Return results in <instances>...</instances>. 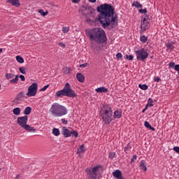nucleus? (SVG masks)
I'll return each instance as SVG.
<instances>
[{"instance_id": "a878e982", "label": "nucleus", "mask_w": 179, "mask_h": 179, "mask_svg": "<svg viewBox=\"0 0 179 179\" xmlns=\"http://www.w3.org/2000/svg\"><path fill=\"white\" fill-rule=\"evenodd\" d=\"M16 59L19 64H23L24 62V59H23V57L22 56H17Z\"/></svg>"}, {"instance_id": "0eeeda50", "label": "nucleus", "mask_w": 179, "mask_h": 179, "mask_svg": "<svg viewBox=\"0 0 179 179\" xmlns=\"http://www.w3.org/2000/svg\"><path fill=\"white\" fill-rule=\"evenodd\" d=\"M78 12L80 13L81 16H85V17H94V12H96V10H94L92 6L85 4L80 8Z\"/></svg>"}, {"instance_id": "6e6d98bb", "label": "nucleus", "mask_w": 179, "mask_h": 179, "mask_svg": "<svg viewBox=\"0 0 179 179\" xmlns=\"http://www.w3.org/2000/svg\"><path fill=\"white\" fill-rule=\"evenodd\" d=\"M128 150H129L128 147L124 148V152H128Z\"/></svg>"}, {"instance_id": "f704fd0d", "label": "nucleus", "mask_w": 179, "mask_h": 179, "mask_svg": "<svg viewBox=\"0 0 179 179\" xmlns=\"http://www.w3.org/2000/svg\"><path fill=\"white\" fill-rule=\"evenodd\" d=\"M62 31H63V33H68V31H69V27H64L62 28Z\"/></svg>"}, {"instance_id": "1a4fd4ad", "label": "nucleus", "mask_w": 179, "mask_h": 179, "mask_svg": "<svg viewBox=\"0 0 179 179\" xmlns=\"http://www.w3.org/2000/svg\"><path fill=\"white\" fill-rule=\"evenodd\" d=\"M138 61H145L149 57V53L145 50V48H141L140 50L135 51Z\"/></svg>"}, {"instance_id": "473e14b6", "label": "nucleus", "mask_w": 179, "mask_h": 179, "mask_svg": "<svg viewBox=\"0 0 179 179\" xmlns=\"http://www.w3.org/2000/svg\"><path fill=\"white\" fill-rule=\"evenodd\" d=\"M6 79L9 80V79H12L13 78H15V75L12 74V73H6Z\"/></svg>"}, {"instance_id": "ea45409f", "label": "nucleus", "mask_w": 179, "mask_h": 179, "mask_svg": "<svg viewBox=\"0 0 179 179\" xmlns=\"http://www.w3.org/2000/svg\"><path fill=\"white\" fill-rule=\"evenodd\" d=\"M136 159H137L136 155H134L133 157L131 159V164L135 163V162H136Z\"/></svg>"}, {"instance_id": "a211bd4d", "label": "nucleus", "mask_w": 179, "mask_h": 179, "mask_svg": "<svg viewBox=\"0 0 179 179\" xmlns=\"http://www.w3.org/2000/svg\"><path fill=\"white\" fill-rule=\"evenodd\" d=\"M140 168L141 169V170H143V171H146L148 170L145 160L141 161L140 164Z\"/></svg>"}, {"instance_id": "603ef678", "label": "nucleus", "mask_w": 179, "mask_h": 179, "mask_svg": "<svg viewBox=\"0 0 179 179\" xmlns=\"http://www.w3.org/2000/svg\"><path fill=\"white\" fill-rule=\"evenodd\" d=\"M155 82H160L161 79H160V78L157 77L156 78H155Z\"/></svg>"}, {"instance_id": "2f4dec72", "label": "nucleus", "mask_w": 179, "mask_h": 179, "mask_svg": "<svg viewBox=\"0 0 179 179\" xmlns=\"http://www.w3.org/2000/svg\"><path fill=\"white\" fill-rule=\"evenodd\" d=\"M38 12H39V13H41L42 15V16H47V15L48 14V10L44 12V10L43 9L38 10Z\"/></svg>"}, {"instance_id": "4c0bfd02", "label": "nucleus", "mask_w": 179, "mask_h": 179, "mask_svg": "<svg viewBox=\"0 0 179 179\" xmlns=\"http://www.w3.org/2000/svg\"><path fill=\"white\" fill-rule=\"evenodd\" d=\"M48 87H50V85H45L43 87H42L40 90V92H45V90H47V89H48Z\"/></svg>"}, {"instance_id": "a19ab883", "label": "nucleus", "mask_w": 179, "mask_h": 179, "mask_svg": "<svg viewBox=\"0 0 179 179\" xmlns=\"http://www.w3.org/2000/svg\"><path fill=\"white\" fill-rule=\"evenodd\" d=\"M115 156V152H110L109 153V158L110 159H114Z\"/></svg>"}, {"instance_id": "5fc2aeb1", "label": "nucleus", "mask_w": 179, "mask_h": 179, "mask_svg": "<svg viewBox=\"0 0 179 179\" xmlns=\"http://www.w3.org/2000/svg\"><path fill=\"white\" fill-rule=\"evenodd\" d=\"M148 110V106H145V108L142 110V113H145Z\"/></svg>"}, {"instance_id": "37998d69", "label": "nucleus", "mask_w": 179, "mask_h": 179, "mask_svg": "<svg viewBox=\"0 0 179 179\" xmlns=\"http://www.w3.org/2000/svg\"><path fill=\"white\" fill-rule=\"evenodd\" d=\"M19 78H20V79H21V80H22V82H24V81L26 80V78H24V76H23V75H20V76H19Z\"/></svg>"}, {"instance_id": "f8f14e48", "label": "nucleus", "mask_w": 179, "mask_h": 179, "mask_svg": "<svg viewBox=\"0 0 179 179\" xmlns=\"http://www.w3.org/2000/svg\"><path fill=\"white\" fill-rule=\"evenodd\" d=\"M62 129V134L64 135V138H69V136H71V131L66 127H63Z\"/></svg>"}, {"instance_id": "de8ad7c7", "label": "nucleus", "mask_w": 179, "mask_h": 179, "mask_svg": "<svg viewBox=\"0 0 179 179\" xmlns=\"http://www.w3.org/2000/svg\"><path fill=\"white\" fill-rule=\"evenodd\" d=\"M173 150L179 154V147H174Z\"/></svg>"}, {"instance_id": "393cba45", "label": "nucleus", "mask_w": 179, "mask_h": 179, "mask_svg": "<svg viewBox=\"0 0 179 179\" xmlns=\"http://www.w3.org/2000/svg\"><path fill=\"white\" fill-rule=\"evenodd\" d=\"M71 71H72V70L69 67H64L63 69V72L65 75H68V73H69V72H71Z\"/></svg>"}, {"instance_id": "e433bc0d", "label": "nucleus", "mask_w": 179, "mask_h": 179, "mask_svg": "<svg viewBox=\"0 0 179 179\" xmlns=\"http://www.w3.org/2000/svg\"><path fill=\"white\" fill-rule=\"evenodd\" d=\"M126 59H128L129 61H132L134 59V55H126Z\"/></svg>"}, {"instance_id": "5701e85b", "label": "nucleus", "mask_w": 179, "mask_h": 179, "mask_svg": "<svg viewBox=\"0 0 179 179\" xmlns=\"http://www.w3.org/2000/svg\"><path fill=\"white\" fill-rule=\"evenodd\" d=\"M122 114L120 110H115L114 113V117L115 118H121Z\"/></svg>"}, {"instance_id": "4d7b16f0", "label": "nucleus", "mask_w": 179, "mask_h": 179, "mask_svg": "<svg viewBox=\"0 0 179 179\" xmlns=\"http://www.w3.org/2000/svg\"><path fill=\"white\" fill-rule=\"evenodd\" d=\"M13 103H14L15 104H19L18 101H15V100L13 101Z\"/></svg>"}, {"instance_id": "79ce46f5", "label": "nucleus", "mask_w": 179, "mask_h": 179, "mask_svg": "<svg viewBox=\"0 0 179 179\" xmlns=\"http://www.w3.org/2000/svg\"><path fill=\"white\" fill-rule=\"evenodd\" d=\"M116 58H117V59H122V54L121 53H117L116 55Z\"/></svg>"}, {"instance_id": "bb28decb", "label": "nucleus", "mask_w": 179, "mask_h": 179, "mask_svg": "<svg viewBox=\"0 0 179 179\" xmlns=\"http://www.w3.org/2000/svg\"><path fill=\"white\" fill-rule=\"evenodd\" d=\"M147 107H153V100L151 98L148 99Z\"/></svg>"}, {"instance_id": "4be33fe9", "label": "nucleus", "mask_w": 179, "mask_h": 179, "mask_svg": "<svg viewBox=\"0 0 179 179\" xmlns=\"http://www.w3.org/2000/svg\"><path fill=\"white\" fill-rule=\"evenodd\" d=\"M20 108H15L13 110V113L14 115H20Z\"/></svg>"}, {"instance_id": "052dcab7", "label": "nucleus", "mask_w": 179, "mask_h": 179, "mask_svg": "<svg viewBox=\"0 0 179 179\" xmlns=\"http://www.w3.org/2000/svg\"><path fill=\"white\" fill-rule=\"evenodd\" d=\"M145 17H149V16H148V15H145Z\"/></svg>"}, {"instance_id": "20e7f679", "label": "nucleus", "mask_w": 179, "mask_h": 179, "mask_svg": "<svg viewBox=\"0 0 179 179\" xmlns=\"http://www.w3.org/2000/svg\"><path fill=\"white\" fill-rule=\"evenodd\" d=\"M57 97H64V96H66V97H71L73 99L74 97H78V94L72 90L71 87V84L69 83L65 84L63 90H61L59 91H57L56 92Z\"/></svg>"}, {"instance_id": "c03bdc74", "label": "nucleus", "mask_w": 179, "mask_h": 179, "mask_svg": "<svg viewBox=\"0 0 179 179\" xmlns=\"http://www.w3.org/2000/svg\"><path fill=\"white\" fill-rule=\"evenodd\" d=\"M176 64L174 63V62H170L169 63V68H173V69H174V65H175Z\"/></svg>"}, {"instance_id": "39448f33", "label": "nucleus", "mask_w": 179, "mask_h": 179, "mask_svg": "<svg viewBox=\"0 0 179 179\" xmlns=\"http://www.w3.org/2000/svg\"><path fill=\"white\" fill-rule=\"evenodd\" d=\"M101 117H102L103 122L107 125H108V124L113 121V110H111L110 106H103Z\"/></svg>"}, {"instance_id": "f03ea898", "label": "nucleus", "mask_w": 179, "mask_h": 179, "mask_svg": "<svg viewBox=\"0 0 179 179\" xmlns=\"http://www.w3.org/2000/svg\"><path fill=\"white\" fill-rule=\"evenodd\" d=\"M86 35L90 41H94L96 44H104L107 43V35L101 28H93L85 30Z\"/></svg>"}, {"instance_id": "7c9ffc66", "label": "nucleus", "mask_w": 179, "mask_h": 179, "mask_svg": "<svg viewBox=\"0 0 179 179\" xmlns=\"http://www.w3.org/2000/svg\"><path fill=\"white\" fill-rule=\"evenodd\" d=\"M166 47H167L168 50H173L174 49V45H173V43L171 42H169L166 44Z\"/></svg>"}, {"instance_id": "72a5a7b5", "label": "nucleus", "mask_w": 179, "mask_h": 179, "mask_svg": "<svg viewBox=\"0 0 179 179\" xmlns=\"http://www.w3.org/2000/svg\"><path fill=\"white\" fill-rule=\"evenodd\" d=\"M19 71L23 75H26V68H24V67H20L19 68Z\"/></svg>"}, {"instance_id": "aec40b11", "label": "nucleus", "mask_w": 179, "mask_h": 179, "mask_svg": "<svg viewBox=\"0 0 179 179\" xmlns=\"http://www.w3.org/2000/svg\"><path fill=\"white\" fill-rule=\"evenodd\" d=\"M144 125L145 128H148V129H150L151 131H155V127H152V125H150L148 121L144 122Z\"/></svg>"}, {"instance_id": "c756f323", "label": "nucleus", "mask_w": 179, "mask_h": 179, "mask_svg": "<svg viewBox=\"0 0 179 179\" xmlns=\"http://www.w3.org/2000/svg\"><path fill=\"white\" fill-rule=\"evenodd\" d=\"M73 136L75 138H78L79 136V133H78V131L73 130L71 131V136Z\"/></svg>"}, {"instance_id": "680f3d73", "label": "nucleus", "mask_w": 179, "mask_h": 179, "mask_svg": "<svg viewBox=\"0 0 179 179\" xmlns=\"http://www.w3.org/2000/svg\"><path fill=\"white\" fill-rule=\"evenodd\" d=\"M0 90H1V84H0Z\"/></svg>"}, {"instance_id": "b1692460", "label": "nucleus", "mask_w": 179, "mask_h": 179, "mask_svg": "<svg viewBox=\"0 0 179 179\" xmlns=\"http://www.w3.org/2000/svg\"><path fill=\"white\" fill-rule=\"evenodd\" d=\"M132 6H135V8H143V6L142 4H141V3H139V1H134L133 3H132Z\"/></svg>"}, {"instance_id": "49530a36", "label": "nucleus", "mask_w": 179, "mask_h": 179, "mask_svg": "<svg viewBox=\"0 0 179 179\" xmlns=\"http://www.w3.org/2000/svg\"><path fill=\"white\" fill-rule=\"evenodd\" d=\"M62 122L64 125H66L68 124V120H66L65 119H62Z\"/></svg>"}, {"instance_id": "7ed1b4c3", "label": "nucleus", "mask_w": 179, "mask_h": 179, "mask_svg": "<svg viewBox=\"0 0 179 179\" xmlns=\"http://www.w3.org/2000/svg\"><path fill=\"white\" fill-rule=\"evenodd\" d=\"M49 111L52 115H55L56 117H62L68 114L66 108L58 103H54L51 106Z\"/></svg>"}, {"instance_id": "8fccbe9b", "label": "nucleus", "mask_w": 179, "mask_h": 179, "mask_svg": "<svg viewBox=\"0 0 179 179\" xmlns=\"http://www.w3.org/2000/svg\"><path fill=\"white\" fill-rule=\"evenodd\" d=\"M175 71H177L178 72H179V64H177L174 67Z\"/></svg>"}, {"instance_id": "412c9836", "label": "nucleus", "mask_w": 179, "mask_h": 179, "mask_svg": "<svg viewBox=\"0 0 179 179\" xmlns=\"http://www.w3.org/2000/svg\"><path fill=\"white\" fill-rule=\"evenodd\" d=\"M31 113V107L28 106L24 110V114L25 115H29V114Z\"/></svg>"}, {"instance_id": "f257e3e1", "label": "nucleus", "mask_w": 179, "mask_h": 179, "mask_svg": "<svg viewBox=\"0 0 179 179\" xmlns=\"http://www.w3.org/2000/svg\"><path fill=\"white\" fill-rule=\"evenodd\" d=\"M97 12L99 13L94 20L87 18V23L91 24H101L103 29L113 30L118 26V15L115 14V9L111 4L103 3L96 8Z\"/></svg>"}, {"instance_id": "9b49d317", "label": "nucleus", "mask_w": 179, "mask_h": 179, "mask_svg": "<svg viewBox=\"0 0 179 179\" xmlns=\"http://www.w3.org/2000/svg\"><path fill=\"white\" fill-rule=\"evenodd\" d=\"M149 27H150V23L148 21L146 17H144L141 21V30H148Z\"/></svg>"}, {"instance_id": "a18cd8bd", "label": "nucleus", "mask_w": 179, "mask_h": 179, "mask_svg": "<svg viewBox=\"0 0 179 179\" xmlns=\"http://www.w3.org/2000/svg\"><path fill=\"white\" fill-rule=\"evenodd\" d=\"M86 66H87V63L80 64V68H86Z\"/></svg>"}, {"instance_id": "c85d7f7f", "label": "nucleus", "mask_w": 179, "mask_h": 179, "mask_svg": "<svg viewBox=\"0 0 179 179\" xmlns=\"http://www.w3.org/2000/svg\"><path fill=\"white\" fill-rule=\"evenodd\" d=\"M138 87L141 89V90H148V85L146 84H140L138 85Z\"/></svg>"}, {"instance_id": "09e8293b", "label": "nucleus", "mask_w": 179, "mask_h": 179, "mask_svg": "<svg viewBox=\"0 0 179 179\" xmlns=\"http://www.w3.org/2000/svg\"><path fill=\"white\" fill-rule=\"evenodd\" d=\"M59 45L60 47H63V48H65L66 46V45H65V43H64L62 42L59 43Z\"/></svg>"}, {"instance_id": "2eb2a0df", "label": "nucleus", "mask_w": 179, "mask_h": 179, "mask_svg": "<svg viewBox=\"0 0 179 179\" xmlns=\"http://www.w3.org/2000/svg\"><path fill=\"white\" fill-rule=\"evenodd\" d=\"M96 93H107L108 92V89L104 87H100L95 90Z\"/></svg>"}, {"instance_id": "dca6fc26", "label": "nucleus", "mask_w": 179, "mask_h": 179, "mask_svg": "<svg viewBox=\"0 0 179 179\" xmlns=\"http://www.w3.org/2000/svg\"><path fill=\"white\" fill-rule=\"evenodd\" d=\"M25 95H26V93L24 92V91L20 92L16 96V98L14 99V101H19V100H20V99H22V97H24Z\"/></svg>"}, {"instance_id": "3c124183", "label": "nucleus", "mask_w": 179, "mask_h": 179, "mask_svg": "<svg viewBox=\"0 0 179 179\" xmlns=\"http://www.w3.org/2000/svg\"><path fill=\"white\" fill-rule=\"evenodd\" d=\"M80 2V0H72L73 3H79Z\"/></svg>"}, {"instance_id": "9d476101", "label": "nucleus", "mask_w": 179, "mask_h": 179, "mask_svg": "<svg viewBox=\"0 0 179 179\" xmlns=\"http://www.w3.org/2000/svg\"><path fill=\"white\" fill-rule=\"evenodd\" d=\"M37 90H38V84H37V83H32L28 88L27 96H28V97L36 96V94H37Z\"/></svg>"}, {"instance_id": "bf43d9fd", "label": "nucleus", "mask_w": 179, "mask_h": 179, "mask_svg": "<svg viewBox=\"0 0 179 179\" xmlns=\"http://www.w3.org/2000/svg\"><path fill=\"white\" fill-rule=\"evenodd\" d=\"M2 51H3L2 48H0V54L1 52H2Z\"/></svg>"}, {"instance_id": "ddd939ff", "label": "nucleus", "mask_w": 179, "mask_h": 179, "mask_svg": "<svg viewBox=\"0 0 179 179\" xmlns=\"http://www.w3.org/2000/svg\"><path fill=\"white\" fill-rule=\"evenodd\" d=\"M7 2L11 3L13 6H16V8L20 6V1L19 0H7Z\"/></svg>"}, {"instance_id": "e2e57ef3", "label": "nucleus", "mask_w": 179, "mask_h": 179, "mask_svg": "<svg viewBox=\"0 0 179 179\" xmlns=\"http://www.w3.org/2000/svg\"><path fill=\"white\" fill-rule=\"evenodd\" d=\"M1 169L0 168V171H1Z\"/></svg>"}, {"instance_id": "423d86ee", "label": "nucleus", "mask_w": 179, "mask_h": 179, "mask_svg": "<svg viewBox=\"0 0 179 179\" xmlns=\"http://www.w3.org/2000/svg\"><path fill=\"white\" fill-rule=\"evenodd\" d=\"M27 121H29V116L27 115L18 117L17 124H18L21 128H23L24 131H27V132H36V129L27 124Z\"/></svg>"}, {"instance_id": "58836bf2", "label": "nucleus", "mask_w": 179, "mask_h": 179, "mask_svg": "<svg viewBox=\"0 0 179 179\" xmlns=\"http://www.w3.org/2000/svg\"><path fill=\"white\" fill-rule=\"evenodd\" d=\"M138 12H139L140 13H145V14H146V13H148V10H147L146 8H144V9H139V10H138Z\"/></svg>"}, {"instance_id": "864d4df0", "label": "nucleus", "mask_w": 179, "mask_h": 179, "mask_svg": "<svg viewBox=\"0 0 179 179\" xmlns=\"http://www.w3.org/2000/svg\"><path fill=\"white\" fill-rule=\"evenodd\" d=\"M91 3H94L97 0H89Z\"/></svg>"}, {"instance_id": "c9c22d12", "label": "nucleus", "mask_w": 179, "mask_h": 179, "mask_svg": "<svg viewBox=\"0 0 179 179\" xmlns=\"http://www.w3.org/2000/svg\"><path fill=\"white\" fill-rule=\"evenodd\" d=\"M141 41L142 43H146V41H148V37L145 36H142L141 37Z\"/></svg>"}, {"instance_id": "6e6552de", "label": "nucleus", "mask_w": 179, "mask_h": 179, "mask_svg": "<svg viewBox=\"0 0 179 179\" xmlns=\"http://www.w3.org/2000/svg\"><path fill=\"white\" fill-rule=\"evenodd\" d=\"M100 169H101V166L96 165L92 169H87V176L88 179H97L99 177V174H100Z\"/></svg>"}, {"instance_id": "f3484780", "label": "nucleus", "mask_w": 179, "mask_h": 179, "mask_svg": "<svg viewBox=\"0 0 179 179\" xmlns=\"http://www.w3.org/2000/svg\"><path fill=\"white\" fill-rule=\"evenodd\" d=\"M86 149L85 148V145H81L78 148L77 151V155H79L80 156V153H85Z\"/></svg>"}, {"instance_id": "6ab92c4d", "label": "nucleus", "mask_w": 179, "mask_h": 179, "mask_svg": "<svg viewBox=\"0 0 179 179\" xmlns=\"http://www.w3.org/2000/svg\"><path fill=\"white\" fill-rule=\"evenodd\" d=\"M52 133L53 134V135H55V136H59V134H61V132L59 131V129L57 128H53Z\"/></svg>"}, {"instance_id": "4468645a", "label": "nucleus", "mask_w": 179, "mask_h": 179, "mask_svg": "<svg viewBox=\"0 0 179 179\" xmlns=\"http://www.w3.org/2000/svg\"><path fill=\"white\" fill-rule=\"evenodd\" d=\"M77 80L80 83H83L85 82V75H83L82 73H78L76 75Z\"/></svg>"}, {"instance_id": "13d9d810", "label": "nucleus", "mask_w": 179, "mask_h": 179, "mask_svg": "<svg viewBox=\"0 0 179 179\" xmlns=\"http://www.w3.org/2000/svg\"><path fill=\"white\" fill-rule=\"evenodd\" d=\"M20 177V176L17 175L15 179H19Z\"/></svg>"}, {"instance_id": "cd10ccee", "label": "nucleus", "mask_w": 179, "mask_h": 179, "mask_svg": "<svg viewBox=\"0 0 179 179\" xmlns=\"http://www.w3.org/2000/svg\"><path fill=\"white\" fill-rule=\"evenodd\" d=\"M18 80H19V76H15V78L14 79H12L10 80V83H13V84L17 83Z\"/></svg>"}]
</instances>
